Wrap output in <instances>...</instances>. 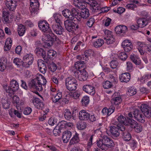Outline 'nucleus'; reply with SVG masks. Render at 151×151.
Returning <instances> with one entry per match:
<instances>
[{"label":"nucleus","instance_id":"nucleus-1","mask_svg":"<svg viewBox=\"0 0 151 151\" xmlns=\"http://www.w3.org/2000/svg\"><path fill=\"white\" fill-rule=\"evenodd\" d=\"M97 145L101 150H106L113 147L114 143L113 140L107 136H105L102 139L97 141Z\"/></svg>","mask_w":151,"mask_h":151},{"label":"nucleus","instance_id":"nucleus-2","mask_svg":"<svg viewBox=\"0 0 151 151\" xmlns=\"http://www.w3.org/2000/svg\"><path fill=\"white\" fill-rule=\"evenodd\" d=\"M65 85L67 89L69 91H74L77 88V82L73 77H69L66 79Z\"/></svg>","mask_w":151,"mask_h":151},{"label":"nucleus","instance_id":"nucleus-3","mask_svg":"<svg viewBox=\"0 0 151 151\" xmlns=\"http://www.w3.org/2000/svg\"><path fill=\"white\" fill-rule=\"evenodd\" d=\"M4 88L7 93L13 94L19 89V83L16 80L12 79L10 81V87L7 86V85H5L4 86Z\"/></svg>","mask_w":151,"mask_h":151},{"label":"nucleus","instance_id":"nucleus-4","mask_svg":"<svg viewBox=\"0 0 151 151\" xmlns=\"http://www.w3.org/2000/svg\"><path fill=\"white\" fill-rule=\"evenodd\" d=\"M129 117H134L137 121L141 123L145 121V118L141 111L135 109L133 112H131L128 114Z\"/></svg>","mask_w":151,"mask_h":151},{"label":"nucleus","instance_id":"nucleus-5","mask_svg":"<svg viewBox=\"0 0 151 151\" xmlns=\"http://www.w3.org/2000/svg\"><path fill=\"white\" fill-rule=\"evenodd\" d=\"M104 39L105 42L108 45L113 44L115 41V39L112 32L108 29L104 30Z\"/></svg>","mask_w":151,"mask_h":151},{"label":"nucleus","instance_id":"nucleus-6","mask_svg":"<svg viewBox=\"0 0 151 151\" xmlns=\"http://www.w3.org/2000/svg\"><path fill=\"white\" fill-rule=\"evenodd\" d=\"M30 7L29 8L31 14L33 16H35L38 13V10L40 4L37 0H30Z\"/></svg>","mask_w":151,"mask_h":151},{"label":"nucleus","instance_id":"nucleus-7","mask_svg":"<svg viewBox=\"0 0 151 151\" xmlns=\"http://www.w3.org/2000/svg\"><path fill=\"white\" fill-rule=\"evenodd\" d=\"M23 59L22 66L24 67L28 68L33 63V56L31 54L26 55L24 56Z\"/></svg>","mask_w":151,"mask_h":151},{"label":"nucleus","instance_id":"nucleus-8","mask_svg":"<svg viewBox=\"0 0 151 151\" xmlns=\"http://www.w3.org/2000/svg\"><path fill=\"white\" fill-rule=\"evenodd\" d=\"M74 75L79 80L84 81L86 80L88 73L84 69H83L75 72Z\"/></svg>","mask_w":151,"mask_h":151},{"label":"nucleus","instance_id":"nucleus-9","mask_svg":"<svg viewBox=\"0 0 151 151\" xmlns=\"http://www.w3.org/2000/svg\"><path fill=\"white\" fill-rule=\"evenodd\" d=\"M127 120H128V123L130 125V127L133 128L136 132L139 133L142 131V128L141 125L134 120L128 119Z\"/></svg>","mask_w":151,"mask_h":151},{"label":"nucleus","instance_id":"nucleus-10","mask_svg":"<svg viewBox=\"0 0 151 151\" xmlns=\"http://www.w3.org/2000/svg\"><path fill=\"white\" fill-rule=\"evenodd\" d=\"M141 111L146 117L151 116V109L147 104H143L140 106Z\"/></svg>","mask_w":151,"mask_h":151},{"label":"nucleus","instance_id":"nucleus-11","mask_svg":"<svg viewBox=\"0 0 151 151\" xmlns=\"http://www.w3.org/2000/svg\"><path fill=\"white\" fill-rule=\"evenodd\" d=\"M17 0H6L5 5L9 10L13 11L17 5Z\"/></svg>","mask_w":151,"mask_h":151},{"label":"nucleus","instance_id":"nucleus-12","mask_svg":"<svg viewBox=\"0 0 151 151\" xmlns=\"http://www.w3.org/2000/svg\"><path fill=\"white\" fill-rule=\"evenodd\" d=\"M73 20H67L64 22L65 28L69 32L73 31L75 28L76 24Z\"/></svg>","mask_w":151,"mask_h":151},{"label":"nucleus","instance_id":"nucleus-13","mask_svg":"<svg viewBox=\"0 0 151 151\" xmlns=\"http://www.w3.org/2000/svg\"><path fill=\"white\" fill-rule=\"evenodd\" d=\"M38 27L40 29L44 32L51 30L49 29L48 23L45 20L39 22L38 23Z\"/></svg>","mask_w":151,"mask_h":151},{"label":"nucleus","instance_id":"nucleus-14","mask_svg":"<svg viewBox=\"0 0 151 151\" xmlns=\"http://www.w3.org/2000/svg\"><path fill=\"white\" fill-rule=\"evenodd\" d=\"M83 89L84 91L91 95H94L95 93V87L91 85H84L83 87Z\"/></svg>","mask_w":151,"mask_h":151},{"label":"nucleus","instance_id":"nucleus-15","mask_svg":"<svg viewBox=\"0 0 151 151\" xmlns=\"http://www.w3.org/2000/svg\"><path fill=\"white\" fill-rule=\"evenodd\" d=\"M122 45L124 51L127 52H129L133 48V45L131 41L125 40L122 43Z\"/></svg>","mask_w":151,"mask_h":151},{"label":"nucleus","instance_id":"nucleus-16","mask_svg":"<svg viewBox=\"0 0 151 151\" xmlns=\"http://www.w3.org/2000/svg\"><path fill=\"white\" fill-rule=\"evenodd\" d=\"M34 82L39 83L42 84L43 86L45 85L46 83V80L44 76L40 74H37L35 78L33 80Z\"/></svg>","mask_w":151,"mask_h":151},{"label":"nucleus","instance_id":"nucleus-17","mask_svg":"<svg viewBox=\"0 0 151 151\" xmlns=\"http://www.w3.org/2000/svg\"><path fill=\"white\" fill-rule=\"evenodd\" d=\"M12 100L13 103L16 104V107L18 110L19 106L23 105L24 104V101L22 99L20 100L19 97L16 95L13 96Z\"/></svg>","mask_w":151,"mask_h":151},{"label":"nucleus","instance_id":"nucleus-18","mask_svg":"<svg viewBox=\"0 0 151 151\" xmlns=\"http://www.w3.org/2000/svg\"><path fill=\"white\" fill-rule=\"evenodd\" d=\"M79 118L81 120H87L88 119L89 114L85 110L80 111L78 115Z\"/></svg>","mask_w":151,"mask_h":151},{"label":"nucleus","instance_id":"nucleus-19","mask_svg":"<svg viewBox=\"0 0 151 151\" xmlns=\"http://www.w3.org/2000/svg\"><path fill=\"white\" fill-rule=\"evenodd\" d=\"M72 136V133L69 131L66 130L63 133L62 139L63 142L67 143Z\"/></svg>","mask_w":151,"mask_h":151},{"label":"nucleus","instance_id":"nucleus-20","mask_svg":"<svg viewBox=\"0 0 151 151\" xmlns=\"http://www.w3.org/2000/svg\"><path fill=\"white\" fill-rule=\"evenodd\" d=\"M119 77L121 82L127 83L130 79V75L129 73H125L120 75Z\"/></svg>","mask_w":151,"mask_h":151},{"label":"nucleus","instance_id":"nucleus-21","mask_svg":"<svg viewBox=\"0 0 151 151\" xmlns=\"http://www.w3.org/2000/svg\"><path fill=\"white\" fill-rule=\"evenodd\" d=\"M33 103L35 108L38 109H42L44 106V104L38 98H35L33 100Z\"/></svg>","mask_w":151,"mask_h":151},{"label":"nucleus","instance_id":"nucleus-22","mask_svg":"<svg viewBox=\"0 0 151 151\" xmlns=\"http://www.w3.org/2000/svg\"><path fill=\"white\" fill-rule=\"evenodd\" d=\"M114 107L113 106H110L109 109L107 107H105L102 110L103 114L104 116H108L114 112Z\"/></svg>","mask_w":151,"mask_h":151},{"label":"nucleus","instance_id":"nucleus-23","mask_svg":"<svg viewBox=\"0 0 151 151\" xmlns=\"http://www.w3.org/2000/svg\"><path fill=\"white\" fill-rule=\"evenodd\" d=\"M127 30V27L124 25H118L115 29V31L116 33L117 34L124 33Z\"/></svg>","mask_w":151,"mask_h":151},{"label":"nucleus","instance_id":"nucleus-24","mask_svg":"<svg viewBox=\"0 0 151 151\" xmlns=\"http://www.w3.org/2000/svg\"><path fill=\"white\" fill-rule=\"evenodd\" d=\"M53 29L54 32L57 34L61 35L63 31V29L60 25V23H57L53 25Z\"/></svg>","mask_w":151,"mask_h":151},{"label":"nucleus","instance_id":"nucleus-25","mask_svg":"<svg viewBox=\"0 0 151 151\" xmlns=\"http://www.w3.org/2000/svg\"><path fill=\"white\" fill-rule=\"evenodd\" d=\"M119 126L118 125L111 126L110 127V131L113 136L115 137L118 136L119 134Z\"/></svg>","mask_w":151,"mask_h":151},{"label":"nucleus","instance_id":"nucleus-26","mask_svg":"<svg viewBox=\"0 0 151 151\" xmlns=\"http://www.w3.org/2000/svg\"><path fill=\"white\" fill-rule=\"evenodd\" d=\"M51 96L52 101L56 103L62 97V94L61 92L58 91L55 94L51 93Z\"/></svg>","mask_w":151,"mask_h":151},{"label":"nucleus","instance_id":"nucleus-27","mask_svg":"<svg viewBox=\"0 0 151 151\" xmlns=\"http://www.w3.org/2000/svg\"><path fill=\"white\" fill-rule=\"evenodd\" d=\"M88 3L91 6L94 11H96L100 9L101 6L95 0H89Z\"/></svg>","mask_w":151,"mask_h":151},{"label":"nucleus","instance_id":"nucleus-28","mask_svg":"<svg viewBox=\"0 0 151 151\" xmlns=\"http://www.w3.org/2000/svg\"><path fill=\"white\" fill-rule=\"evenodd\" d=\"M35 52L38 57H42L44 59L46 58V53L44 50L41 48H37L35 50Z\"/></svg>","mask_w":151,"mask_h":151},{"label":"nucleus","instance_id":"nucleus-29","mask_svg":"<svg viewBox=\"0 0 151 151\" xmlns=\"http://www.w3.org/2000/svg\"><path fill=\"white\" fill-rule=\"evenodd\" d=\"M3 17L4 22L5 23H9L11 22L12 20V18L8 12L4 11L3 12Z\"/></svg>","mask_w":151,"mask_h":151},{"label":"nucleus","instance_id":"nucleus-30","mask_svg":"<svg viewBox=\"0 0 151 151\" xmlns=\"http://www.w3.org/2000/svg\"><path fill=\"white\" fill-rule=\"evenodd\" d=\"M81 9L82 11L80 13L79 16L80 19L82 18L84 19H86L90 15L88 10L86 8V7Z\"/></svg>","mask_w":151,"mask_h":151},{"label":"nucleus","instance_id":"nucleus-31","mask_svg":"<svg viewBox=\"0 0 151 151\" xmlns=\"http://www.w3.org/2000/svg\"><path fill=\"white\" fill-rule=\"evenodd\" d=\"M47 32L49 33V34H45L42 36V41H53V37L54 36V35L52 33L51 31H49Z\"/></svg>","mask_w":151,"mask_h":151},{"label":"nucleus","instance_id":"nucleus-32","mask_svg":"<svg viewBox=\"0 0 151 151\" xmlns=\"http://www.w3.org/2000/svg\"><path fill=\"white\" fill-rule=\"evenodd\" d=\"M80 139L78 137V134L76 132L75 135L70 139L68 145L70 146L72 145L78 143Z\"/></svg>","mask_w":151,"mask_h":151},{"label":"nucleus","instance_id":"nucleus-33","mask_svg":"<svg viewBox=\"0 0 151 151\" xmlns=\"http://www.w3.org/2000/svg\"><path fill=\"white\" fill-rule=\"evenodd\" d=\"M7 65V59L4 58L0 59V70L3 71L5 70Z\"/></svg>","mask_w":151,"mask_h":151},{"label":"nucleus","instance_id":"nucleus-34","mask_svg":"<svg viewBox=\"0 0 151 151\" xmlns=\"http://www.w3.org/2000/svg\"><path fill=\"white\" fill-rule=\"evenodd\" d=\"M73 4L76 6L80 9H82L86 7V4L82 2V0H74Z\"/></svg>","mask_w":151,"mask_h":151},{"label":"nucleus","instance_id":"nucleus-35","mask_svg":"<svg viewBox=\"0 0 151 151\" xmlns=\"http://www.w3.org/2000/svg\"><path fill=\"white\" fill-rule=\"evenodd\" d=\"M130 59L136 65H140L141 63L140 58L137 55L132 54L130 55Z\"/></svg>","mask_w":151,"mask_h":151},{"label":"nucleus","instance_id":"nucleus-36","mask_svg":"<svg viewBox=\"0 0 151 151\" xmlns=\"http://www.w3.org/2000/svg\"><path fill=\"white\" fill-rule=\"evenodd\" d=\"M62 14L64 17L68 19V20H74L73 17L72 16L71 13L69 10L67 9H64L62 11Z\"/></svg>","mask_w":151,"mask_h":151},{"label":"nucleus","instance_id":"nucleus-37","mask_svg":"<svg viewBox=\"0 0 151 151\" xmlns=\"http://www.w3.org/2000/svg\"><path fill=\"white\" fill-rule=\"evenodd\" d=\"M137 23L139 27L142 28L147 24L148 21L146 18H140L137 20Z\"/></svg>","mask_w":151,"mask_h":151},{"label":"nucleus","instance_id":"nucleus-38","mask_svg":"<svg viewBox=\"0 0 151 151\" xmlns=\"http://www.w3.org/2000/svg\"><path fill=\"white\" fill-rule=\"evenodd\" d=\"M61 128H72L73 126V124L71 122H68L65 121H63L58 124Z\"/></svg>","mask_w":151,"mask_h":151},{"label":"nucleus","instance_id":"nucleus-39","mask_svg":"<svg viewBox=\"0 0 151 151\" xmlns=\"http://www.w3.org/2000/svg\"><path fill=\"white\" fill-rule=\"evenodd\" d=\"M26 30V27L22 24H21L18 26L17 31L20 36H22L24 34Z\"/></svg>","mask_w":151,"mask_h":151},{"label":"nucleus","instance_id":"nucleus-40","mask_svg":"<svg viewBox=\"0 0 151 151\" xmlns=\"http://www.w3.org/2000/svg\"><path fill=\"white\" fill-rule=\"evenodd\" d=\"M12 44V40L10 38H7L4 47L5 51H8L11 48Z\"/></svg>","mask_w":151,"mask_h":151},{"label":"nucleus","instance_id":"nucleus-41","mask_svg":"<svg viewBox=\"0 0 151 151\" xmlns=\"http://www.w3.org/2000/svg\"><path fill=\"white\" fill-rule=\"evenodd\" d=\"M32 88L35 89L36 90L39 91H41L42 90L43 87L42 84H40L39 83H37L34 82V81H32Z\"/></svg>","mask_w":151,"mask_h":151},{"label":"nucleus","instance_id":"nucleus-42","mask_svg":"<svg viewBox=\"0 0 151 151\" xmlns=\"http://www.w3.org/2000/svg\"><path fill=\"white\" fill-rule=\"evenodd\" d=\"M128 119H130L128 118H127V119L122 115H120L117 118V120L121 124H124L125 125H128L127 123H128V120H127Z\"/></svg>","mask_w":151,"mask_h":151},{"label":"nucleus","instance_id":"nucleus-43","mask_svg":"<svg viewBox=\"0 0 151 151\" xmlns=\"http://www.w3.org/2000/svg\"><path fill=\"white\" fill-rule=\"evenodd\" d=\"M84 61H78L75 64V68L76 70H79L82 68V70L84 69Z\"/></svg>","mask_w":151,"mask_h":151},{"label":"nucleus","instance_id":"nucleus-44","mask_svg":"<svg viewBox=\"0 0 151 151\" xmlns=\"http://www.w3.org/2000/svg\"><path fill=\"white\" fill-rule=\"evenodd\" d=\"M104 41L101 39H99L93 42V46L96 48L100 47L104 44Z\"/></svg>","mask_w":151,"mask_h":151},{"label":"nucleus","instance_id":"nucleus-45","mask_svg":"<svg viewBox=\"0 0 151 151\" xmlns=\"http://www.w3.org/2000/svg\"><path fill=\"white\" fill-rule=\"evenodd\" d=\"M57 55L56 52L52 50H48L47 52V57L51 59H53L55 58Z\"/></svg>","mask_w":151,"mask_h":151},{"label":"nucleus","instance_id":"nucleus-46","mask_svg":"<svg viewBox=\"0 0 151 151\" xmlns=\"http://www.w3.org/2000/svg\"><path fill=\"white\" fill-rule=\"evenodd\" d=\"M71 14L72 16L73 17L74 19V17L78 21L80 19V17H79V14L78 10L74 8H73L71 10Z\"/></svg>","mask_w":151,"mask_h":151},{"label":"nucleus","instance_id":"nucleus-47","mask_svg":"<svg viewBox=\"0 0 151 151\" xmlns=\"http://www.w3.org/2000/svg\"><path fill=\"white\" fill-rule=\"evenodd\" d=\"M1 102L3 107L5 109H8L9 107L10 102L7 98L6 99H2Z\"/></svg>","mask_w":151,"mask_h":151},{"label":"nucleus","instance_id":"nucleus-48","mask_svg":"<svg viewBox=\"0 0 151 151\" xmlns=\"http://www.w3.org/2000/svg\"><path fill=\"white\" fill-rule=\"evenodd\" d=\"M138 1H134L133 3H131L126 5V7L128 9L134 10L137 7V5L136 4H138Z\"/></svg>","mask_w":151,"mask_h":151},{"label":"nucleus","instance_id":"nucleus-49","mask_svg":"<svg viewBox=\"0 0 151 151\" xmlns=\"http://www.w3.org/2000/svg\"><path fill=\"white\" fill-rule=\"evenodd\" d=\"M122 99L120 97L118 96L113 98L111 100L112 103L115 105H117L120 104L122 102Z\"/></svg>","mask_w":151,"mask_h":151},{"label":"nucleus","instance_id":"nucleus-50","mask_svg":"<svg viewBox=\"0 0 151 151\" xmlns=\"http://www.w3.org/2000/svg\"><path fill=\"white\" fill-rule=\"evenodd\" d=\"M128 94L130 96L134 95L137 93L136 89L133 87H131L128 89Z\"/></svg>","mask_w":151,"mask_h":151},{"label":"nucleus","instance_id":"nucleus-51","mask_svg":"<svg viewBox=\"0 0 151 151\" xmlns=\"http://www.w3.org/2000/svg\"><path fill=\"white\" fill-rule=\"evenodd\" d=\"M123 138L124 140L128 141L130 140L131 136L130 134L128 132H126L123 133Z\"/></svg>","mask_w":151,"mask_h":151},{"label":"nucleus","instance_id":"nucleus-52","mask_svg":"<svg viewBox=\"0 0 151 151\" xmlns=\"http://www.w3.org/2000/svg\"><path fill=\"white\" fill-rule=\"evenodd\" d=\"M77 127L79 130H82L85 129L86 127V124L84 122H81L77 124Z\"/></svg>","mask_w":151,"mask_h":151},{"label":"nucleus","instance_id":"nucleus-53","mask_svg":"<svg viewBox=\"0 0 151 151\" xmlns=\"http://www.w3.org/2000/svg\"><path fill=\"white\" fill-rule=\"evenodd\" d=\"M149 75L145 74L141 77L140 78H139L138 81H139L142 83H144L145 82V81L148 79H149Z\"/></svg>","mask_w":151,"mask_h":151},{"label":"nucleus","instance_id":"nucleus-54","mask_svg":"<svg viewBox=\"0 0 151 151\" xmlns=\"http://www.w3.org/2000/svg\"><path fill=\"white\" fill-rule=\"evenodd\" d=\"M64 116L65 119L67 120H70L72 117L71 112L68 110H65L64 112Z\"/></svg>","mask_w":151,"mask_h":151},{"label":"nucleus","instance_id":"nucleus-55","mask_svg":"<svg viewBox=\"0 0 151 151\" xmlns=\"http://www.w3.org/2000/svg\"><path fill=\"white\" fill-rule=\"evenodd\" d=\"M103 86L104 88L108 89L112 87V84L111 82L108 81H107L103 83Z\"/></svg>","mask_w":151,"mask_h":151},{"label":"nucleus","instance_id":"nucleus-56","mask_svg":"<svg viewBox=\"0 0 151 151\" xmlns=\"http://www.w3.org/2000/svg\"><path fill=\"white\" fill-rule=\"evenodd\" d=\"M69 95L70 96L75 99H78L80 96V93L77 91L73 93H70Z\"/></svg>","mask_w":151,"mask_h":151},{"label":"nucleus","instance_id":"nucleus-57","mask_svg":"<svg viewBox=\"0 0 151 151\" xmlns=\"http://www.w3.org/2000/svg\"><path fill=\"white\" fill-rule=\"evenodd\" d=\"M61 17V15L58 14H54L53 17L54 19L55 22H56L55 24H57V23H60V19Z\"/></svg>","mask_w":151,"mask_h":151},{"label":"nucleus","instance_id":"nucleus-58","mask_svg":"<svg viewBox=\"0 0 151 151\" xmlns=\"http://www.w3.org/2000/svg\"><path fill=\"white\" fill-rule=\"evenodd\" d=\"M13 62L16 65L19 67L20 65H22L23 62L21 59L18 58H15L14 59Z\"/></svg>","mask_w":151,"mask_h":151},{"label":"nucleus","instance_id":"nucleus-59","mask_svg":"<svg viewBox=\"0 0 151 151\" xmlns=\"http://www.w3.org/2000/svg\"><path fill=\"white\" fill-rule=\"evenodd\" d=\"M57 119L55 118L51 117L49 119L48 123L50 125L53 126L57 123Z\"/></svg>","mask_w":151,"mask_h":151},{"label":"nucleus","instance_id":"nucleus-60","mask_svg":"<svg viewBox=\"0 0 151 151\" xmlns=\"http://www.w3.org/2000/svg\"><path fill=\"white\" fill-rule=\"evenodd\" d=\"M89 98L87 96H85L82 99V102L83 104L86 105L88 104L89 103Z\"/></svg>","mask_w":151,"mask_h":151},{"label":"nucleus","instance_id":"nucleus-61","mask_svg":"<svg viewBox=\"0 0 151 151\" xmlns=\"http://www.w3.org/2000/svg\"><path fill=\"white\" fill-rule=\"evenodd\" d=\"M137 49H144L146 47L145 43L142 42H137Z\"/></svg>","mask_w":151,"mask_h":151},{"label":"nucleus","instance_id":"nucleus-62","mask_svg":"<svg viewBox=\"0 0 151 151\" xmlns=\"http://www.w3.org/2000/svg\"><path fill=\"white\" fill-rule=\"evenodd\" d=\"M95 22V19L93 17L90 18L87 22V25L89 27H91L93 25Z\"/></svg>","mask_w":151,"mask_h":151},{"label":"nucleus","instance_id":"nucleus-63","mask_svg":"<svg viewBox=\"0 0 151 151\" xmlns=\"http://www.w3.org/2000/svg\"><path fill=\"white\" fill-rule=\"evenodd\" d=\"M32 111V109L30 107H27L24 109L23 114L25 115H28L31 113Z\"/></svg>","mask_w":151,"mask_h":151},{"label":"nucleus","instance_id":"nucleus-64","mask_svg":"<svg viewBox=\"0 0 151 151\" xmlns=\"http://www.w3.org/2000/svg\"><path fill=\"white\" fill-rule=\"evenodd\" d=\"M111 68L112 69L116 68L118 65V64L117 62L115 60L112 61L110 64Z\"/></svg>","mask_w":151,"mask_h":151}]
</instances>
